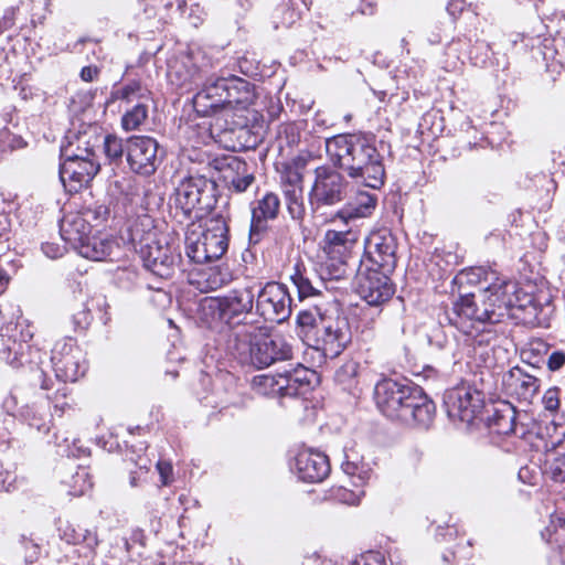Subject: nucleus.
I'll list each match as a JSON object with an SVG mask.
<instances>
[{"instance_id":"15","label":"nucleus","mask_w":565,"mask_h":565,"mask_svg":"<svg viewBox=\"0 0 565 565\" xmlns=\"http://www.w3.org/2000/svg\"><path fill=\"white\" fill-rule=\"evenodd\" d=\"M159 145L148 136H132L126 141L127 161L130 169L141 175H151L159 167Z\"/></svg>"},{"instance_id":"24","label":"nucleus","mask_w":565,"mask_h":565,"mask_svg":"<svg viewBox=\"0 0 565 565\" xmlns=\"http://www.w3.org/2000/svg\"><path fill=\"white\" fill-rule=\"evenodd\" d=\"M377 199L367 191H358L349 203L337 212L333 220L340 218L348 223L349 220L370 216L375 210Z\"/></svg>"},{"instance_id":"63","label":"nucleus","mask_w":565,"mask_h":565,"mask_svg":"<svg viewBox=\"0 0 565 565\" xmlns=\"http://www.w3.org/2000/svg\"><path fill=\"white\" fill-rule=\"evenodd\" d=\"M345 120L349 121L351 119V115H345Z\"/></svg>"},{"instance_id":"25","label":"nucleus","mask_w":565,"mask_h":565,"mask_svg":"<svg viewBox=\"0 0 565 565\" xmlns=\"http://www.w3.org/2000/svg\"><path fill=\"white\" fill-rule=\"evenodd\" d=\"M315 372L302 365L280 373L282 396H298L307 393L310 388Z\"/></svg>"},{"instance_id":"52","label":"nucleus","mask_w":565,"mask_h":565,"mask_svg":"<svg viewBox=\"0 0 565 565\" xmlns=\"http://www.w3.org/2000/svg\"><path fill=\"white\" fill-rule=\"evenodd\" d=\"M157 469L161 478V482L163 486H167L171 482L172 475V465L168 461H158Z\"/></svg>"},{"instance_id":"62","label":"nucleus","mask_w":565,"mask_h":565,"mask_svg":"<svg viewBox=\"0 0 565 565\" xmlns=\"http://www.w3.org/2000/svg\"><path fill=\"white\" fill-rule=\"evenodd\" d=\"M349 367L351 369V372H352V373H355V366H354V365H351V366H349Z\"/></svg>"},{"instance_id":"44","label":"nucleus","mask_w":565,"mask_h":565,"mask_svg":"<svg viewBox=\"0 0 565 565\" xmlns=\"http://www.w3.org/2000/svg\"><path fill=\"white\" fill-rule=\"evenodd\" d=\"M231 280V274L227 270L220 268H210L206 273V287L211 290H216Z\"/></svg>"},{"instance_id":"54","label":"nucleus","mask_w":565,"mask_h":565,"mask_svg":"<svg viewBox=\"0 0 565 565\" xmlns=\"http://www.w3.org/2000/svg\"><path fill=\"white\" fill-rule=\"evenodd\" d=\"M99 74V68L97 66L88 65L82 68L81 78L84 82H93Z\"/></svg>"},{"instance_id":"16","label":"nucleus","mask_w":565,"mask_h":565,"mask_svg":"<svg viewBox=\"0 0 565 565\" xmlns=\"http://www.w3.org/2000/svg\"><path fill=\"white\" fill-rule=\"evenodd\" d=\"M445 404L450 417L471 423L483 406V397L478 390L461 385L447 391Z\"/></svg>"},{"instance_id":"39","label":"nucleus","mask_w":565,"mask_h":565,"mask_svg":"<svg viewBox=\"0 0 565 565\" xmlns=\"http://www.w3.org/2000/svg\"><path fill=\"white\" fill-rule=\"evenodd\" d=\"M515 409L510 405H505L502 409L497 411L493 419L495 431L500 435L515 434Z\"/></svg>"},{"instance_id":"33","label":"nucleus","mask_w":565,"mask_h":565,"mask_svg":"<svg viewBox=\"0 0 565 565\" xmlns=\"http://www.w3.org/2000/svg\"><path fill=\"white\" fill-rule=\"evenodd\" d=\"M95 142L92 137L86 134L76 136L75 142L70 141L67 146L62 148V158L72 160L96 159Z\"/></svg>"},{"instance_id":"60","label":"nucleus","mask_w":565,"mask_h":565,"mask_svg":"<svg viewBox=\"0 0 565 565\" xmlns=\"http://www.w3.org/2000/svg\"><path fill=\"white\" fill-rule=\"evenodd\" d=\"M142 462H139L138 466L140 469H145V470H148L149 469V466H148V460H141Z\"/></svg>"},{"instance_id":"13","label":"nucleus","mask_w":565,"mask_h":565,"mask_svg":"<svg viewBox=\"0 0 565 565\" xmlns=\"http://www.w3.org/2000/svg\"><path fill=\"white\" fill-rule=\"evenodd\" d=\"M51 361L56 377L63 382H76L86 371L83 353L72 338L54 344Z\"/></svg>"},{"instance_id":"8","label":"nucleus","mask_w":565,"mask_h":565,"mask_svg":"<svg viewBox=\"0 0 565 565\" xmlns=\"http://www.w3.org/2000/svg\"><path fill=\"white\" fill-rule=\"evenodd\" d=\"M347 194L348 181L338 170L329 166L316 168L313 184L309 192V202L313 211L333 206L342 202Z\"/></svg>"},{"instance_id":"10","label":"nucleus","mask_w":565,"mask_h":565,"mask_svg":"<svg viewBox=\"0 0 565 565\" xmlns=\"http://www.w3.org/2000/svg\"><path fill=\"white\" fill-rule=\"evenodd\" d=\"M256 313L266 321L284 322L291 315V297L287 287L279 282L256 284Z\"/></svg>"},{"instance_id":"17","label":"nucleus","mask_w":565,"mask_h":565,"mask_svg":"<svg viewBox=\"0 0 565 565\" xmlns=\"http://www.w3.org/2000/svg\"><path fill=\"white\" fill-rule=\"evenodd\" d=\"M193 108L201 117H207L227 108L226 77H210L193 97Z\"/></svg>"},{"instance_id":"22","label":"nucleus","mask_w":565,"mask_h":565,"mask_svg":"<svg viewBox=\"0 0 565 565\" xmlns=\"http://www.w3.org/2000/svg\"><path fill=\"white\" fill-rule=\"evenodd\" d=\"M217 169L222 181L237 193H242L254 182L253 173L248 172L247 163L237 157L225 158Z\"/></svg>"},{"instance_id":"38","label":"nucleus","mask_w":565,"mask_h":565,"mask_svg":"<svg viewBox=\"0 0 565 565\" xmlns=\"http://www.w3.org/2000/svg\"><path fill=\"white\" fill-rule=\"evenodd\" d=\"M148 118L147 102H139L125 111L121 117V127L126 131L137 130Z\"/></svg>"},{"instance_id":"49","label":"nucleus","mask_w":565,"mask_h":565,"mask_svg":"<svg viewBox=\"0 0 565 565\" xmlns=\"http://www.w3.org/2000/svg\"><path fill=\"white\" fill-rule=\"evenodd\" d=\"M546 365L551 372L559 371L565 365V351H552L547 358Z\"/></svg>"},{"instance_id":"43","label":"nucleus","mask_w":565,"mask_h":565,"mask_svg":"<svg viewBox=\"0 0 565 565\" xmlns=\"http://www.w3.org/2000/svg\"><path fill=\"white\" fill-rule=\"evenodd\" d=\"M103 145L104 152L110 160L120 159L124 151L126 150V146L124 147L122 140L114 135H107L104 138Z\"/></svg>"},{"instance_id":"47","label":"nucleus","mask_w":565,"mask_h":565,"mask_svg":"<svg viewBox=\"0 0 565 565\" xmlns=\"http://www.w3.org/2000/svg\"><path fill=\"white\" fill-rule=\"evenodd\" d=\"M548 471L554 481L565 482V454L550 463Z\"/></svg>"},{"instance_id":"19","label":"nucleus","mask_w":565,"mask_h":565,"mask_svg":"<svg viewBox=\"0 0 565 565\" xmlns=\"http://www.w3.org/2000/svg\"><path fill=\"white\" fill-rule=\"evenodd\" d=\"M541 381L524 367L514 366L503 376V387L508 395L531 403L536 396Z\"/></svg>"},{"instance_id":"32","label":"nucleus","mask_w":565,"mask_h":565,"mask_svg":"<svg viewBox=\"0 0 565 565\" xmlns=\"http://www.w3.org/2000/svg\"><path fill=\"white\" fill-rule=\"evenodd\" d=\"M149 98V89L142 86L140 81L131 79L120 86H115L110 92L108 103L120 100L130 104L132 102H148Z\"/></svg>"},{"instance_id":"3","label":"nucleus","mask_w":565,"mask_h":565,"mask_svg":"<svg viewBox=\"0 0 565 565\" xmlns=\"http://www.w3.org/2000/svg\"><path fill=\"white\" fill-rule=\"evenodd\" d=\"M374 398L382 414L393 420L425 428L433 422L435 404L413 384L385 379L375 385Z\"/></svg>"},{"instance_id":"56","label":"nucleus","mask_w":565,"mask_h":565,"mask_svg":"<svg viewBox=\"0 0 565 565\" xmlns=\"http://www.w3.org/2000/svg\"><path fill=\"white\" fill-rule=\"evenodd\" d=\"M9 281H10V277L7 274V271L3 269H0V295H2L7 290Z\"/></svg>"},{"instance_id":"37","label":"nucleus","mask_w":565,"mask_h":565,"mask_svg":"<svg viewBox=\"0 0 565 565\" xmlns=\"http://www.w3.org/2000/svg\"><path fill=\"white\" fill-rule=\"evenodd\" d=\"M324 313L316 311L303 310L297 317L298 326L301 328V333L308 344L310 345L318 332V326L322 321Z\"/></svg>"},{"instance_id":"45","label":"nucleus","mask_w":565,"mask_h":565,"mask_svg":"<svg viewBox=\"0 0 565 565\" xmlns=\"http://www.w3.org/2000/svg\"><path fill=\"white\" fill-rule=\"evenodd\" d=\"M542 403L545 411L550 413L557 412L561 405V390L556 386L546 390L542 397Z\"/></svg>"},{"instance_id":"14","label":"nucleus","mask_w":565,"mask_h":565,"mask_svg":"<svg viewBox=\"0 0 565 565\" xmlns=\"http://www.w3.org/2000/svg\"><path fill=\"white\" fill-rule=\"evenodd\" d=\"M396 248V239L388 230L374 231L365 241V258L361 263L384 271H393L397 263Z\"/></svg>"},{"instance_id":"53","label":"nucleus","mask_w":565,"mask_h":565,"mask_svg":"<svg viewBox=\"0 0 565 565\" xmlns=\"http://www.w3.org/2000/svg\"><path fill=\"white\" fill-rule=\"evenodd\" d=\"M10 221L8 215L0 214V243L9 239Z\"/></svg>"},{"instance_id":"27","label":"nucleus","mask_w":565,"mask_h":565,"mask_svg":"<svg viewBox=\"0 0 565 565\" xmlns=\"http://www.w3.org/2000/svg\"><path fill=\"white\" fill-rule=\"evenodd\" d=\"M60 233L63 241L77 250L89 237L90 225L83 215H68L61 221Z\"/></svg>"},{"instance_id":"51","label":"nucleus","mask_w":565,"mask_h":565,"mask_svg":"<svg viewBox=\"0 0 565 565\" xmlns=\"http://www.w3.org/2000/svg\"><path fill=\"white\" fill-rule=\"evenodd\" d=\"M364 494L362 490H360L358 493L347 490V489H339L337 493V498L348 504L354 505L359 504L361 497Z\"/></svg>"},{"instance_id":"30","label":"nucleus","mask_w":565,"mask_h":565,"mask_svg":"<svg viewBox=\"0 0 565 565\" xmlns=\"http://www.w3.org/2000/svg\"><path fill=\"white\" fill-rule=\"evenodd\" d=\"M226 96L228 99L227 107L241 106L242 108H246L253 104L255 99L254 87L250 83L241 77H226Z\"/></svg>"},{"instance_id":"12","label":"nucleus","mask_w":565,"mask_h":565,"mask_svg":"<svg viewBox=\"0 0 565 565\" xmlns=\"http://www.w3.org/2000/svg\"><path fill=\"white\" fill-rule=\"evenodd\" d=\"M390 273L361 263L356 273V292L367 305L377 307L392 298L395 289Z\"/></svg>"},{"instance_id":"6","label":"nucleus","mask_w":565,"mask_h":565,"mask_svg":"<svg viewBox=\"0 0 565 565\" xmlns=\"http://www.w3.org/2000/svg\"><path fill=\"white\" fill-rule=\"evenodd\" d=\"M228 227L222 216L210 218L205 228L192 225L185 235V254L196 264L221 258L228 247Z\"/></svg>"},{"instance_id":"59","label":"nucleus","mask_w":565,"mask_h":565,"mask_svg":"<svg viewBox=\"0 0 565 565\" xmlns=\"http://www.w3.org/2000/svg\"><path fill=\"white\" fill-rule=\"evenodd\" d=\"M138 479H139V477H137L136 472H132L131 477H130L131 487H136L138 484Z\"/></svg>"},{"instance_id":"61","label":"nucleus","mask_w":565,"mask_h":565,"mask_svg":"<svg viewBox=\"0 0 565 565\" xmlns=\"http://www.w3.org/2000/svg\"><path fill=\"white\" fill-rule=\"evenodd\" d=\"M41 387H42V388H44V390H47V388H49V386H47V384H46L45 382H43V383L41 384Z\"/></svg>"},{"instance_id":"4","label":"nucleus","mask_w":565,"mask_h":565,"mask_svg":"<svg viewBox=\"0 0 565 565\" xmlns=\"http://www.w3.org/2000/svg\"><path fill=\"white\" fill-rule=\"evenodd\" d=\"M232 348L239 360L258 369L267 367L278 361L292 358V348L279 334L254 335L244 326L233 334Z\"/></svg>"},{"instance_id":"5","label":"nucleus","mask_w":565,"mask_h":565,"mask_svg":"<svg viewBox=\"0 0 565 565\" xmlns=\"http://www.w3.org/2000/svg\"><path fill=\"white\" fill-rule=\"evenodd\" d=\"M256 296V284L230 290L223 297L205 298L200 303L201 318L210 326L222 322L227 326L241 324L252 312Z\"/></svg>"},{"instance_id":"11","label":"nucleus","mask_w":565,"mask_h":565,"mask_svg":"<svg viewBox=\"0 0 565 565\" xmlns=\"http://www.w3.org/2000/svg\"><path fill=\"white\" fill-rule=\"evenodd\" d=\"M211 190L210 182L203 177L183 178L174 189L173 206L184 217H191L193 212H204L211 206Z\"/></svg>"},{"instance_id":"50","label":"nucleus","mask_w":565,"mask_h":565,"mask_svg":"<svg viewBox=\"0 0 565 565\" xmlns=\"http://www.w3.org/2000/svg\"><path fill=\"white\" fill-rule=\"evenodd\" d=\"M350 565H385V563L381 554L370 552L361 555Z\"/></svg>"},{"instance_id":"28","label":"nucleus","mask_w":565,"mask_h":565,"mask_svg":"<svg viewBox=\"0 0 565 565\" xmlns=\"http://www.w3.org/2000/svg\"><path fill=\"white\" fill-rule=\"evenodd\" d=\"M290 280L297 288L300 300L319 296L322 294V289L326 288V284L320 277L308 271L307 268L299 263L295 265Z\"/></svg>"},{"instance_id":"31","label":"nucleus","mask_w":565,"mask_h":565,"mask_svg":"<svg viewBox=\"0 0 565 565\" xmlns=\"http://www.w3.org/2000/svg\"><path fill=\"white\" fill-rule=\"evenodd\" d=\"M117 247L116 242L108 237L89 236L84 244H79L77 252L82 257L100 262L111 257Z\"/></svg>"},{"instance_id":"58","label":"nucleus","mask_w":565,"mask_h":565,"mask_svg":"<svg viewBox=\"0 0 565 565\" xmlns=\"http://www.w3.org/2000/svg\"><path fill=\"white\" fill-rule=\"evenodd\" d=\"M238 4L243 12L247 11L252 7L250 0H238Z\"/></svg>"},{"instance_id":"57","label":"nucleus","mask_w":565,"mask_h":565,"mask_svg":"<svg viewBox=\"0 0 565 565\" xmlns=\"http://www.w3.org/2000/svg\"><path fill=\"white\" fill-rule=\"evenodd\" d=\"M13 25V19L11 17H8V15H4L1 20H0V34L10 29L11 26Z\"/></svg>"},{"instance_id":"21","label":"nucleus","mask_w":565,"mask_h":565,"mask_svg":"<svg viewBox=\"0 0 565 565\" xmlns=\"http://www.w3.org/2000/svg\"><path fill=\"white\" fill-rule=\"evenodd\" d=\"M280 210V200L276 193L267 192L252 210L250 239L257 242L267 228V221L275 220Z\"/></svg>"},{"instance_id":"46","label":"nucleus","mask_w":565,"mask_h":565,"mask_svg":"<svg viewBox=\"0 0 565 565\" xmlns=\"http://www.w3.org/2000/svg\"><path fill=\"white\" fill-rule=\"evenodd\" d=\"M109 215V209L105 204L102 203H95L93 206H89L84 212V218L87 220L89 223L90 221H94L96 223H103L107 220Z\"/></svg>"},{"instance_id":"18","label":"nucleus","mask_w":565,"mask_h":565,"mask_svg":"<svg viewBox=\"0 0 565 565\" xmlns=\"http://www.w3.org/2000/svg\"><path fill=\"white\" fill-rule=\"evenodd\" d=\"M99 168L97 159H64L60 167V179L68 192H78L93 180Z\"/></svg>"},{"instance_id":"29","label":"nucleus","mask_w":565,"mask_h":565,"mask_svg":"<svg viewBox=\"0 0 565 565\" xmlns=\"http://www.w3.org/2000/svg\"><path fill=\"white\" fill-rule=\"evenodd\" d=\"M170 82L179 87L198 84L202 78L201 71L186 56L183 60L171 61L168 65Z\"/></svg>"},{"instance_id":"42","label":"nucleus","mask_w":565,"mask_h":565,"mask_svg":"<svg viewBox=\"0 0 565 565\" xmlns=\"http://www.w3.org/2000/svg\"><path fill=\"white\" fill-rule=\"evenodd\" d=\"M73 495H83L93 486L89 472L86 468L79 467L68 482Z\"/></svg>"},{"instance_id":"20","label":"nucleus","mask_w":565,"mask_h":565,"mask_svg":"<svg viewBox=\"0 0 565 565\" xmlns=\"http://www.w3.org/2000/svg\"><path fill=\"white\" fill-rule=\"evenodd\" d=\"M295 467L299 479L305 482H321L330 472L328 457L311 449H305L297 454Z\"/></svg>"},{"instance_id":"26","label":"nucleus","mask_w":565,"mask_h":565,"mask_svg":"<svg viewBox=\"0 0 565 565\" xmlns=\"http://www.w3.org/2000/svg\"><path fill=\"white\" fill-rule=\"evenodd\" d=\"M358 239L359 235L355 231L329 230L323 237V250L328 256L348 258Z\"/></svg>"},{"instance_id":"34","label":"nucleus","mask_w":565,"mask_h":565,"mask_svg":"<svg viewBox=\"0 0 565 565\" xmlns=\"http://www.w3.org/2000/svg\"><path fill=\"white\" fill-rule=\"evenodd\" d=\"M305 163L301 160H292L284 163L280 170V183L282 191L303 189Z\"/></svg>"},{"instance_id":"35","label":"nucleus","mask_w":565,"mask_h":565,"mask_svg":"<svg viewBox=\"0 0 565 565\" xmlns=\"http://www.w3.org/2000/svg\"><path fill=\"white\" fill-rule=\"evenodd\" d=\"M252 390L259 395L282 396L279 374H259L250 380Z\"/></svg>"},{"instance_id":"36","label":"nucleus","mask_w":565,"mask_h":565,"mask_svg":"<svg viewBox=\"0 0 565 565\" xmlns=\"http://www.w3.org/2000/svg\"><path fill=\"white\" fill-rule=\"evenodd\" d=\"M329 258L321 264L319 277L326 280H340L348 275L347 258L340 256H328Z\"/></svg>"},{"instance_id":"9","label":"nucleus","mask_w":565,"mask_h":565,"mask_svg":"<svg viewBox=\"0 0 565 565\" xmlns=\"http://www.w3.org/2000/svg\"><path fill=\"white\" fill-rule=\"evenodd\" d=\"M352 332L347 317L333 313H324L316 338L310 344L315 349L322 351L324 356H338L351 342Z\"/></svg>"},{"instance_id":"48","label":"nucleus","mask_w":565,"mask_h":565,"mask_svg":"<svg viewBox=\"0 0 565 565\" xmlns=\"http://www.w3.org/2000/svg\"><path fill=\"white\" fill-rule=\"evenodd\" d=\"M21 544L24 547V558L26 562H34L40 554L39 544L34 543V541L25 535L21 536Z\"/></svg>"},{"instance_id":"7","label":"nucleus","mask_w":565,"mask_h":565,"mask_svg":"<svg viewBox=\"0 0 565 565\" xmlns=\"http://www.w3.org/2000/svg\"><path fill=\"white\" fill-rule=\"evenodd\" d=\"M131 241L147 269L162 278L172 275L180 260V254L168 235L149 231L138 238V233L132 231Z\"/></svg>"},{"instance_id":"40","label":"nucleus","mask_w":565,"mask_h":565,"mask_svg":"<svg viewBox=\"0 0 565 565\" xmlns=\"http://www.w3.org/2000/svg\"><path fill=\"white\" fill-rule=\"evenodd\" d=\"M284 196L287 210L292 220L300 221L306 214V205L303 200V189L285 190Z\"/></svg>"},{"instance_id":"1","label":"nucleus","mask_w":565,"mask_h":565,"mask_svg":"<svg viewBox=\"0 0 565 565\" xmlns=\"http://www.w3.org/2000/svg\"><path fill=\"white\" fill-rule=\"evenodd\" d=\"M455 279L460 288L466 285L476 287V290L462 294L445 313L449 324L463 334V342L473 355L484 358L493 350L498 341L493 326L510 316L511 310L524 311L527 319L540 321L543 307L497 270L471 267L461 270Z\"/></svg>"},{"instance_id":"2","label":"nucleus","mask_w":565,"mask_h":565,"mask_svg":"<svg viewBox=\"0 0 565 565\" xmlns=\"http://www.w3.org/2000/svg\"><path fill=\"white\" fill-rule=\"evenodd\" d=\"M326 151L334 166L347 171L365 186L380 189L384 184L383 158L372 135H338L326 140Z\"/></svg>"},{"instance_id":"23","label":"nucleus","mask_w":565,"mask_h":565,"mask_svg":"<svg viewBox=\"0 0 565 565\" xmlns=\"http://www.w3.org/2000/svg\"><path fill=\"white\" fill-rule=\"evenodd\" d=\"M61 539L67 544L79 546L76 551L79 556H83L87 563L94 558L95 550L99 543L97 533L89 529L72 523L64 524L61 529Z\"/></svg>"},{"instance_id":"41","label":"nucleus","mask_w":565,"mask_h":565,"mask_svg":"<svg viewBox=\"0 0 565 565\" xmlns=\"http://www.w3.org/2000/svg\"><path fill=\"white\" fill-rule=\"evenodd\" d=\"M310 4V0H286L282 4L285 12L281 23L285 26L292 25L301 15V7L309 10Z\"/></svg>"},{"instance_id":"55","label":"nucleus","mask_w":565,"mask_h":565,"mask_svg":"<svg viewBox=\"0 0 565 565\" xmlns=\"http://www.w3.org/2000/svg\"><path fill=\"white\" fill-rule=\"evenodd\" d=\"M42 249L44 254L50 258H56L62 255L61 249L58 247L55 248L53 244H44Z\"/></svg>"}]
</instances>
